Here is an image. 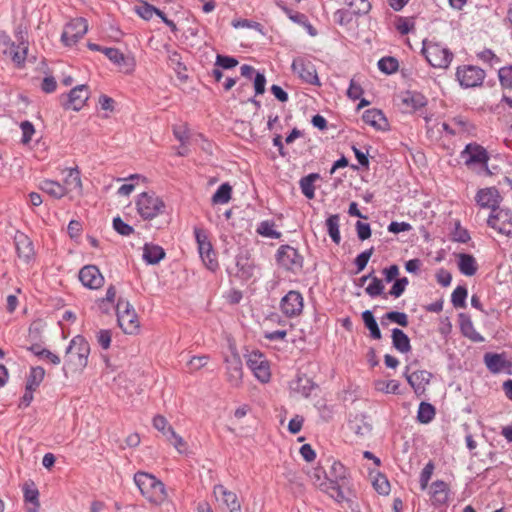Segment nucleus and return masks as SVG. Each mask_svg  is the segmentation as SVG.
Listing matches in <instances>:
<instances>
[{
	"instance_id": "obj_10",
	"label": "nucleus",
	"mask_w": 512,
	"mask_h": 512,
	"mask_svg": "<svg viewBox=\"0 0 512 512\" xmlns=\"http://www.w3.org/2000/svg\"><path fill=\"white\" fill-rule=\"evenodd\" d=\"M460 158L463 160L467 167L480 165L482 168L488 171V152L483 146L476 142L467 144L464 150L461 151Z\"/></svg>"
},
{
	"instance_id": "obj_52",
	"label": "nucleus",
	"mask_w": 512,
	"mask_h": 512,
	"mask_svg": "<svg viewBox=\"0 0 512 512\" xmlns=\"http://www.w3.org/2000/svg\"><path fill=\"white\" fill-rule=\"evenodd\" d=\"M374 253V248L371 247L363 252H361L354 260V263L357 267V273L361 272L365 269V267L368 264L369 259L371 258L372 254Z\"/></svg>"
},
{
	"instance_id": "obj_30",
	"label": "nucleus",
	"mask_w": 512,
	"mask_h": 512,
	"mask_svg": "<svg viewBox=\"0 0 512 512\" xmlns=\"http://www.w3.org/2000/svg\"><path fill=\"white\" fill-rule=\"evenodd\" d=\"M27 50V44L21 41L19 44L14 43L13 48L3 49V53L8 55L15 64L21 65L25 62Z\"/></svg>"
},
{
	"instance_id": "obj_5",
	"label": "nucleus",
	"mask_w": 512,
	"mask_h": 512,
	"mask_svg": "<svg viewBox=\"0 0 512 512\" xmlns=\"http://www.w3.org/2000/svg\"><path fill=\"white\" fill-rule=\"evenodd\" d=\"M422 52L428 63L434 68H448L454 57L447 47L436 42H423Z\"/></svg>"
},
{
	"instance_id": "obj_26",
	"label": "nucleus",
	"mask_w": 512,
	"mask_h": 512,
	"mask_svg": "<svg viewBox=\"0 0 512 512\" xmlns=\"http://www.w3.org/2000/svg\"><path fill=\"white\" fill-rule=\"evenodd\" d=\"M363 121L377 130H385L388 126L387 119L383 112L378 109H369L363 113Z\"/></svg>"
},
{
	"instance_id": "obj_55",
	"label": "nucleus",
	"mask_w": 512,
	"mask_h": 512,
	"mask_svg": "<svg viewBox=\"0 0 512 512\" xmlns=\"http://www.w3.org/2000/svg\"><path fill=\"white\" fill-rule=\"evenodd\" d=\"M113 228L122 236H129L134 232L133 227L125 223L120 217H115L113 219Z\"/></svg>"
},
{
	"instance_id": "obj_6",
	"label": "nucleus",
	"mask_w": 512,
	"mask_h": 512,
	"mask_svg": "<svg viewBox=\"0 0 512 512\" xmlns=\"http://www.w3.org/2000/svg\"><path fill=\"white\" fill-rule=\"evenodd\" d=\"M117 321L125 334H135L139 330L138 316L133 306L124 299H119L116 305Z\"/></svg>"
},
{
	"instance_id": "obj_54",
	"label": "nucleus",
	"mask_w": 512,
	"mask_h": 512,
	"mask_svg": "<svg viewBox=\"0 0 512 512\" xmlns=\"http://www.w3.org/2000/svg\"><path fill=\"white\" fill-rule=\"evenodd\" d=\"M115 297H116V289L113 285H110L107 288L105 298H102L99 300V304H98L99 308L103 312H107L109 310L108 304H113L115 301Z\"/></svg>"
},
{
	"instance_id": "obj_11",
	"label": "nucleus",
	"mask_w": 512,
	"mask_h": 512,
	"mask_svg": "<svg viewBox=\"0 0 512 512\" xmlns=\"http://www.w3.org/2000/svg\"><path fill=\"white\" fill-rule=\"evenodd\" d=\"M246 363L254 376L262 383H267L271 378L270 365L266 357L260 351H252L246 355Z\"/></svg>"
},
{
	"instance_id": "obj_32",
	"label": "nucleus",
	"mask_w": 512,
	"mask_h": 512,
	"mask_svg": "<svg viewBox=\"0 0 512 512\" xmlns=\"http://www.w3.org/2000/svg\"><path fill=\"white\" fill-rule=\"evenodd\" d=\"M392 344L401 353H408L411 350L409 337L399 328L392 330Z\"/></svg>"
},
{
	"instance_id": "obj_4",
	"label": "nucleus",
	"mask_w": 512,
	"mask_h": 512,
	"mask_svg": "<svg viewBox=\"0 0 512 512\" xmlns=\"http://www.w3.org/2000/svg\"><path fill=\"white\" fill-rule=\"evenodd\" d=\"M166 205L154 192H143L138 195L136 209L144 220H151L164 213Z\"/></svg>"
},
{
	"instance_id": "obj_63",
	"label": "nucleus",
	"mask_w": 512,
	"mask_h": 512,
	"mask_svg": "<svg viewBox=\"0 0 512 512\" xmlns=\"http://www.w3.org/2000/svg\"><path fill=\"white\" fill-rule=\"evenodd\" d=\"M111 337H112L111 331L106 330V329H102V330L98 331L97 335H96L98 344L104 350H107L110 347Z\"/></svg>"
},
{
	"instance_id": "obj_16",
	"label": "nucleus",
	"mask_w": 512,
	"mask_h": 512,
	"mask_svg": "<svg viewBox=\"0 0 512 512\" xmlns=\"http://www.w3.org/2000/svg\"><path fill=\"white\" fill-rule=\"evenodd\" d=\"M213 494L216 500L219 501L228 512H241L240 502L234 492L218 484L214 486Z\"/></svg>"
},
{
	"instance_id": "obj_64",
	"label": "nucleus",
	"mask_w": 512,
	"mask_h": 512,
	"mask_svg": "<svg viewBox=\"0 0 512 512\" xmlns=\"http://www.w3.org/2000/svg\"><path fill=\"white\" fill-rule=\"evenodd\" d=\"M169 423L167 421V419L162 416V415H156L154 418H153V427L155 429H157L158 431L162 432V434L166 437L169 436V433H168V427H169Z\"/></svg>"
},
{
	"instance_id": "obj_51",
	"label": "nucleus",
	"mask_w": 512,
	"mask_h": 512,
	"mask_svg": "<svg viewBox=\"0 0 512 512\" xmlns=\"http://www.w3.org/2000/svg\"><path fill=\"white\" fill-rule=\"evenodd\" d=\"M354 17V14L348 8L338 9L334 13V21L341 26L350 24Z\"/></svg>"
},
{
	"instance_id": "obj_9",
	"label": "nucleus",
	"mask_w": 512,
	"mask_h": 512,
	"mask_svg": "<svg viewBox=\"0 0 512 512\" xmlns=\"http://www.w3.org/2000/svg\"><path fill=\"white\" fill-rule=\"evenodd\" d=\"M291 68L293 73L303 82L314 86H321L316 67L309 58L304 56L296 57L292 62Z\"/></svg>"
},
{
	"instance_id": "obj_14",
	"label": "nucleus",
	"mask_w": 512,
	"mask_h": 512,
	"mask_svg": "<svg viewBox=\"0 0 512 512\" xmlns=\"http://www.w3.org/2000/svg\"><path fill=\"white\" fill-rule=\"evenodd\" d=\"M88 31V23L84 18H76L69 22L61 35L65 46L75 45Z\"/></svg>"
},
{
	"instance_id": "obj_60",
	"label": "nucleus",
	"mask_w": 512,
	"mask_h": 512,
	"mask_svg": "<svg viewBox=\"0 0 512 512\" xmlns=\"http://www.w3.org/2000/svg\"><path fill=\"white\" fill-rule=\"evenodd\" d=\"M155 9V6L144 1L142 5L136 7V13L144 20H150L154 15Z\"/></svg>"
},
{
	"instance_id": "obj_23",
	"label": "nucleus",
	"mask_w": 512,
	"mask_h": 512,
	"mask_svg": "<svg viewBox=\"0 0 512 512\" xmlns=\"http://www.w3.org/2000/svg\"><path fill=\"white\" fill-rule=\"evenodd\" d=\"M24 501L31 506L28 507L27 512H38L40 507L39 491L33 481L25 482L23 485Z\"/></svg>"
},
{
	"instance_id": "obj_35",
	"label": "nucleus",
	"mask_w": 512,
	"mask_h": 512,
	"mask_svg": "<svg viewBox=\"0 0 512 512\" xmlns=\"http://www.w3.org/2000/svg\"><path fill=\"white\" fill-rule=\"evenodd\" d=\"M319 178V174L311 173L305 177L300 179L299 185L302 193L308 199H313L315 197V187L314 182Z\"/></svg>"
},
{
	"instance_id": "obj_37",
	"label": "nucleus",
	"mask_w": 512,
	"mask_h": 512,
	"mask_svg": "<svg viewBox=\"0 0 512 512\" xmlns=\"http://www.w3.org/2000/svg\"><path fill=\"white\" fill-rule=\"evenodd\" d=\"M436 411L432 404L421 402L418 408L417 419L422 424H428L435 417Z\"/></svg>"
},
{
	"instance_id": "obj_17",
	"label": "nucleus",
	"mask_w": 512,
	"mask_h": 512,
	"mask_svg": "<svg viewBox=\"0 0 512 512\" xmlns=\"http://www.w3.org/2000/svg\"><path fill=\"white\" fill-rule=\"evenodd\" d=\"M226 375L227 381L232 387H239L242 384L243 368L242 360L237 353H232L226 357Z\"/></svg>"
},
{
	"instance_id": "obj_22",
	"label": "nucleus",
	"mask_w": 512,
	"mask_h": 512,
	"mask_svg": "<svg viewBox=\"0 0 512 512\" xmlns=\"http://www.w3.org/2000/svg\"><path fill=\"white\" fill-rule=\"evenodd\" d=\"M15 246L18 257L23 259L25 262H29L34 255V247L30 238L24 233H16Z\"/></svg>"
},
{
	"instance_id": "obj_33",
	"label": "nucleus",
	"mask_w": 512,
	"mask_h": 512,
	"mask_svg": "<svg viewBox=\"0 0 512 512\" xmlns=\"http://www.w3.org/2000/svg\"><path fill=\"white\" fill-rule=\"evenodd\" d=\"M325 225H326L327 232H328L330 238L332 239V241L335 244L338 245L340 243V241H341V235H340V230H339V227H340V216H339V214H332V215H330L326 219Z\"/></svg>"
},
{
	"instance_id": "obj_59",
	"label": "nucleus",
	"mask_w": 512,
	"mask_h": 512,
	"mask_svg": "<svg viewBox=\"0 0 512 512\" xmlns=\"http://www.w3.org/2000/svg\"><path fill=\"white\" fill-rule=\"evenodd\" d=\"M434 464L430 461L422 469L420 474V486L422 490H425L428 486L429 480L433 474Z\"/></svg>"
},
{
	"instance_id": "obj_24",
	"label": "nucleus",
	"mask_w": 512,
	"mask_h": 512,
	"mask_svg": "<svg viewBox=\"0 0 512 512\" xmlns=\"http://www.w3.org/2000/svg\"><path fill=\"white\" fill-rule=\"evenodd\" d=\"M459 324H460V330L461 333L468 339H470L473 342L479 343L483 342L484 338L481 336L480 333L476 331L474 328V325L472 323V320L469 315L465 313L459 314Z\"/></svg>"
},
{
	"instance_id": "obj_45",
	"label": "nucleus",
	"mask_w": 512,
	"mask_h": 512,
	"mask_svg": "<svg viewBox=\"0 0 512 512\" xmlns=\"http://www.w3.org/2000/svg\"><path fill=\"white\" fill-rule=\"evenodd\" d=\"M484 361L491 372L497 373L504 368V359L499 354L486 353Z\"/></svg>"
},
{
	"instance_id": "obj_42",
	"label": "nucleus",
	"mask_w": 512,
	"mask_h": 512,
	"mask_svg": "<svg viewBox=\"0 0 512 512\" xmlns=\"http://www.w3.org/2000/svg\"><path fill=\"white\" fill-rule=\"evenodd\" d=\"M236 266L241 277L250 278L252 276L254 265L245 255L240 254L236 257Z\"/></svg>"
},
{
	"instance_id": "obj_27",
	"label": "nucleus",
	"mask_w": 512,
	"mask_h": 512,
	"mask_svg": "<svg viewBox=\"0 0 512 512\" xmlns=\"http://www.w3.org/2000/svg\"><path fill=\"white\" fill-rule=\"evenodd\" d=\"M39 188L56 199H60L68 193V189L64 185L49 179L41 181Z\"/></svg>"
},
{
	"instance_id": "obj_12",
	"label": "nucleus",
	"mask_w": 512,
	"mask_h": 512,
	"mask_svg": "<svg viewBox=\"0 0 512 512\" xmlns=\"http://www.w3.org/2000/svg\"><path fill=\"white\" fill-rule=\"evenodd\" d=\"M487 225L496 230L498 233L503 234L507 237L512 236V210L511 209H496L495 212H491L488 219Z\"/></svg>"
},
{
	"instance_id": "obj_48",
	"label": "nucleus",
	"mask_w": 512,
	"mask_h": 512,
	"mask_svg": "<svg viewBox=\"0 0 512 512\" xmlns=\"http://www.w3.org/2000/svg\"><path fill=\"white\" fill-rule=\"evenodd\" d=\"M476 56L491 68L501 62L500 58L491 49H484L483 51L478 52Z\"/></svg>"
},
{
	"instance_id": "obj_46",
	"label": "nucleus",
	"mask_w": 512,
	"mask_h": 512,
	"mask_svg": "<svg viewBox=\"0 0 512 512\" xmlns=\"http://www.w3.org/2000/svg\"><path fill=\"white\" fill-rule=\"evenodd\" d=\"M398 67V60L391 56L383 57L378 61L379 70L387 75L395 73Z\"/></svg>"
},
{
	"instance_id": "obj_8",
	"label": "nucleus",
	"mask_w": 512,
	"mask_h": 512,
	"mask_svg": "<svg viewBox=\"0 0 512 512\" xmlns=\"http://www.w3.org/2000/svg\"><path fill=\"white\" fill-rule=\"evenodd\" d=\"M276 260L280 267L294 274L301 271L303 267L302 255L290 245H281L278 248Z\"/></svg>"
},
{
	"instance_id": "obj_13",
	"label": "nucleus",
	"mask_w": 512,
	"mask_h": 512,
	"mask_svg": "<svg viewBox=\"0 0 512 512\" xmlns=\"http://www.w3.org/2000/svg\"><path fill=\"white\" fill-rule=\"evenodd\" d=\"M194 234L202 261L209 270H216L218 267V261L212 245L210 241H208L207 235L203 230L197 228H195Z\"/></svg>"
},
{
	"instance_id": "obj_62",
	"label": "nucleus",
	"mask_w": 512,
	"mask_h": 512,
	"mask_svg": "<svg viewBox=\"0 0 512 512\" xmlns=\"http://www.w3.org/2000/svg\"><path fill=\"white\" fill-rule=\"evenodd\" d=\"M168 433H169V436L167 437V439L173 444V446L179 452H182L183 448L185 447V444H186L185 441L183 440V438L181 436H179L178 434H176V432L174 431L172 426L168 427Z\"/></svg>"
},
{
	"instance_id": "obj_49",
	"label": "nucleus",
	"mask_w": 512,
	"mask_h": 512,
	"mask_svg": "<svg viewBox=\"0 0 512 512\" xmlns=\"http://www.w3.org/2000/svg\"><path fill=\"white\" fill-rule=\"evenodd\" d=\"M384 291V284L381 279L375 275L371 279V283L366 287L365 292L372 298L380 296Z\"/></svg>"
},
{
	"instance_id": "obj_40",
	"label": "nucleus",
	"mask_w": 512,
	"mask_h": 512,
	"mask_svg": "<svg viewBox=\"0 0 512 512\" xmlns=\"http://www.w3.org/2000/svg\"><path fill=\"white\" fill-rule=\"evenodd\" d=\"M232 194V187L228 183H223L219 186L212 196L213 204H226L230 201Z\"/></svg>"
},
{
	"instance_id": "obj_53",
	"label": "nucleus",
	"mask_w": 512,
	"mask_h": 512,
	"mask_svg": "<svg viewBox=\"0 0 512 512\" xmlns=\"http://www.w3.org/2000/svg\"><path fill=\"white\" fill-rule=\"evenodd\" d=\"M408 284H409V280L407 277H402V278L396 279L393 286L391 287V289L389 291V295H391L395 298L400 297L404 293Z\"/></svg>"
},
{
	"instance_id": "obj_20",
	"label": "nucleus",
	"mask_w": 512,
	"mask_h": 512,
	"mask_svg": "<svg viewBox=\"0 0 512 512\" xmlns=\"http://www.w3.org/2000/svg\"><path fill=\"white\" fill-rule=\"evenodd\" d=\"M81 283L90 289H98L104 283V277L95 265L84 266L79 272Z\"/></svg>"
},
{
	"instance_id": "obj_39",
	"label": "nucleus",
	"mask_w": 512,
	"mask_h": 512,
	"mask_svg": "<svg viewBox=\"0 0 512 512\" xmlns=\"http://www.w3.org/2000/svg\"><path fill=\"white\" fill-rule=\"evenodd\" d=\"M362 319L365 324V327L370 331V336L373 339L381 338V331L378 327V324L370 310H366L362 313Z\"/></svg>"
},
{
	"instance_id": "obj_1",
	"label": "nucleus",
	"mask_w": 512,
	"mask_h": 512,
	"mask_svg": "<svg viewBox=\"0 0 512 512\" xmlns=\"http://www.w3.org/2000/svg\"><path fill=\"white\" fill-rule=\"evenodd\" d=\"M90 345L81 335L75 336L69 343L65 352L63 372H82L88 364Z\"/></svg>"
},
{
	"instance_id": "obj_19",
	"label": "nucleus",
	"mask_w": 512,
	"mask_h": 512,
	"mask_svg": "<svg viewBox=\"0 0 512 512\" xmlns=\"http://www.w3.org/2000/svg\"><path fill=\"white\" fill-rule=\"evenodd\" d=\"M475 200L479 206L489 208L491 212H495L496 209L500 208L499 205L502 197L495 187H489L480 189L476 194Z\"/></svg>"
},
{
	"instance_id": "obj_47",
	"label": "nucleus",
	"mask_w": 512,
	"mask_h": 512,
	"mask_svg": "<svg viewBox=\"0 0 512 512\" xmlns=\"http://www.w3.org/2000/svg\"><path fill=\"white\" fill-rule=\"evenodd\" d=\"M467 289L464 286H457L452 295L451 302L455 308H464L466 307V298H467Z\"/></svg>"
},
{
	"instance_id": "obj_61",
	"label": "nucleus",
	"mask_w": 512,
	"mask_h": 512,
	"mask_svg": "<svg viewBox=\"0 0 512 512\" xmlns=\"http://www.w3.org/2000/svg\"><path fill=\"white\" fill-rule=\"evenodd\" d=\"M357 236L361 241H364L371 237L372 231L370 224L357 221L355 224Z\"/></svg>"
},
{
	"instance_id": "obj_36",
	"label": "nucleus",
	"mask_w": 512,
	"mask_h": 512,
	"mask_svg": "<svg viewBox=\"0 0 512 512\" xmlns=\"http://www.w3.org/2000/svg\"><path fill=\"white\" fill-rule=\"evenodd\" d=\"M343 3L354 16L365 15L371 10V4L368 0H343Z\"/></svg>"
},
{
	"instance_id": "obj_15",
	"label": "nucleus",
	"mask_w": 512,
	"mask_h": 512,
	"mask_svg": "<svg viewBox=\"0 0 512 512\" xmlns=\"http://www.w3.org/2000/svg\"><path fill=\"white\" fill-rule=\"evenodd\" d=\"M304 308V299L299 291H289L280 301V311L288 318L301 315Z\"/></svg>"
},
{
	"instance_id": "obj_44",
	"label": "nucleus",
	"mask_w": 512,
	"mask_h": 512,
	"mask_svg": "<svg viewBox=\"0 0 512 512\" xmlns=\"http://www.w3.org/2000/svg\"><path fill=\"white\" fill-rule=\"evenodd\" d=\"M275 223L273 221H262L259 223L256 231L263 237H268L272 239H278L281 237V233L274 229Z\"/></svg>"
},
{
	"instance_id": "obj_58",
	"label": "nucleus",
	"mask_w": 512,
	"mask_h": 512,
	"mask_svg": "<svg viewBox=\"0 0 512 512\" xmlns=\"http://www.w3.org/2000/svg\"><path fill=\"white\" fill-rule=\"evenodd\" d=\"M385 318L402 327H406L409 324L408 316L404 312L391 311L385 314Z\"/></svg>"
},
{
	"instance_id": "obj_43",
	"label": "nucleus",
	"mask_w": 512,
	"mask_h": 512,
	"mask_svg": "<svg viewBox=\"0 0 512 512\" xmlns=\"http://www.w3.org/2000/svg\"><path fill=\"white\" fill-rule=\"evenodd\" d=\"M45 376V370L40 367H32L26 382L28 389L36 390L40 383L43 381Z\"/></svg>"
},
{
	"instance_id": "obj_2",
	"label": "nucleus",
	"mask_w": 512,
	"mask_h": 512,
	"mask_svg": "<svg viewBox=\"0 0 512 512\" xmlns=\"http://www.w3.org/2000/svg\"><path fill=\"white\" fill-rule=\"evenodd\" d=\"M134 482L139 488L141 494L152 504L161 505L164 503L168 494L164 483L154 475L138 471L134 475Z\"/></svg>"
},
{
	"instance_id": "obj_18",
	"label": "nucleus",
	"mask_w": 512,
	"mask_h": 512,
	"mask_svg": "<svg viewBox=\"0 0 512 512\" xmlns=\"http://www.w3.org/2000/svg\"><path fill=\"white\" fill-rule=\"evenodd\" d=\"M88 99V87L86 85H78L69 92L67 100L62 102V106L66 110L79 111Z\"/></svg>"
},
{
	"instance_id": "obj_28",
	"label": "nucleus",
	"mask_w": 512,
	"mask_h": 512,
	"mask_svg": "<svg viewBox=\"0 0 512 512\" xmlns=\"http://www.w3.org/2000/svg\"><path fill=\"white\" fill-rule=\"evenodd\" d=\"M458 268L465 276H473L478 270V265L474 256L466 253L458 255Z\"/></svg>"
},
{
	"instance_id": "obj_3",
	"label": "nucleus",
	"mask_w": 512,
	"mask_h": 512,
	"mask_svg": "<svg viewBox=\"0 0 512 512\" xmlns=\"http://www.w3.org/2000/svg\"><path fill=\"white\" fill-rule=\"evenodd\" d=\"M347 483V469L339 461H333L329 473L325 474L324 481L319 483V488L330 495L337 502L344 500L342 488Z\"/></svg>"
},
{
	"instance_id": "obj_29",
	"label": "nucleus",
	"mask_w": 512,
	"mask_h": 512,
	"mask_svg": "<svg viewBox=\"0 0 512 512\" xmlns=\"http://www.w3.org/2000/svg\"><path fill=\"white\" fill-rule=\"evenodd\" d=\"M165 257L164 249L159 245L145 244L143 247V259L147 264L155 265Z\"/></svg>"
},
{
	"instance_id": "obj_38",
	"label": "nucleus",
	"mask_w": 512,
	"mask_h": 512,
	"mask_svg": "<svg viewBox=\"0 0 512 512\" xmlns=\"http://www.w3.org/2000/svg\"><path fill=\"white\" fill-rule=\"evenodd\" d=\"M349 429L357 436L364 437L368 435L372 427L369 423H367L363 418L356 417L354 420H351L348 424Z\"/></svg>"
},
{
	"instance_id": "obj_31",
	"label": "nucleus",
	"mask_w": 512,
	"mask_h": 512,
	"mask_svg": "<svg viewBox=\"0 0 512 512\" xmlns=\"http://www.w3.org/2000/svg\"><path fill=\"white\" fill-rule=\"evenodd\" d=\"M431 494L433 502L439 505L448 501L449 488L448 485L441 480H437L431 485Z\"/></svg>"
},
{
	"instance_id": "obj_57",
	"label": "nucleus",
	"mask_w": 512,
	"mask_h": 512,
	"mask_svg": "<svg viewBox=\"0 0 512 512\" xmlns=\"http://www.w3.org/2000/svg\"><path fill=\"white\" fill-rule=\"evenodd\" d=\"M20 128L22 130L21 143L28 144L32 140V137L35 133V128H34L33 124L27 120L23 121L20 124Z\"/></svg>"
},
{
	"instance_id": "obj_7",
	"label": "nucleus",
	"mask_w": 512,
	"mask_h": 512,
	"mask_svg": "<svg viewBox=\"0 0 512 512\" xmlns=\"http://www.w3.org/2000/svg\"><path fill=\"white\" fill-rule=\"evenodd\" d=\"M455 76L462 88H475L482 86L486 72L475 65H461L457 67Z\"/></svg>"
},
{
	"instance_id": "obj_50",
	"label": "nucleus",
	"mask_w": 512,
	"mask_h": 512,
	"mask_svg": "<svg viewBox=\"0 0 512 512\" xmlns=\"http://www.w3.org/2000/svg\"><path fill=\"white\" fill-rule=\"evenodd\" d=\"M498 77L502 87L512 88V65L502 67L498 70Z\"/></svg>"
},
{
	"instance_id": "obj_21",
	"label": "nucleus",
	"mask_w": 512,
	"mask_h": 512,
	"mask_svg": "<svg viewBox=\"0 0 512 512\" xmlns=\"http://www.w3.org/2000/svg\"><path fill=\"white\" fill-rule=\"evenodd\" d=\"M405 377L410 384V386L413 388L415 394L417 396H421L425 393V387L427 384H429L432 374L426 370H418L411 374H408V368L405 372Z\"/></svg>"
},
{
	"instance_id": "obj_34",
	"label": "nucleus",
	"mask_w": 512,
	"mask_h": 512,
	"mask_svg": "<svg viewBox=\"0 0 512 512\" xmlns=\"http://www.w3.org/2000/svg\"><path fill=\"white\" fill-rule=\"evenodd\" d=\"M314 386L315 385L310 378L302 375L297 377L296 381L293 383L292 389L303 397H309Z\"/></svg>"
},
{
	"instance_id": "obj_56",
	"label": "nucleus",
	"mask_w": 512,
	"mask_h": 512,
	"mask_svg": "<svg viewBox=\"0 0 512 512\" xmlns=\"http://www.w3.org/2000/svg\"><path fill=\"white\" fill-rule=\"evenodd\" d=\"M238 65V60L231 56L218 54L216 56L215 66L223 69H232Z\"/></svg>"
},
{
	"instance_id": "obj_41",
	"label": "nucleus",
	"mask_w": 512,
	"mask_h": 512,
	"mask_svg": "<svg viewBox=\"0 0 512 512\" xmlns=\"http://www.w3.org/2000/svg\"><path fill=\"white\" fill-rule=\"evenodd\" d=\"M64 183V186L68 189V191L71 189L82 190L80 171L77 167L68 169V174L64 180Z\"/></svg>"
},
{
	"instance_id": "obj_25",
	"label": "nucleus",
	"mask_w": 512,
	"mask_h": 512,
	"mask_svg": "<svg viewBox=\"0 0 512 512\" xmlns=\"http://www.w3.org/2000/svg\"><path fill=\"white\" fill-rule=\"evenodd\" d=\"M401 101L406 108L412 111L425 107L428 103L427 98L416 91H405L401 96Z\"/></svg>"
}]
</instances>
